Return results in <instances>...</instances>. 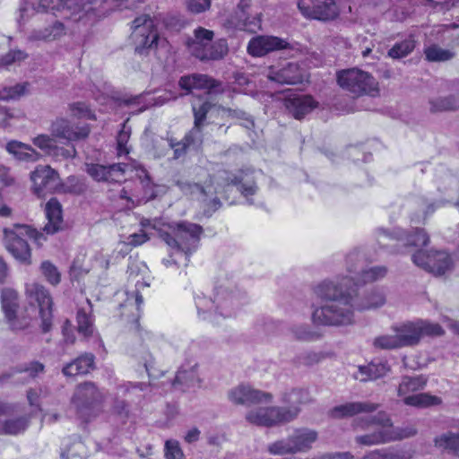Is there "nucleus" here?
I'll list each match as a JSON object with an SVG mask.
<instances>
[{"instance_id":"nucleus-37","label":"nucleus","mask_w":459,"mask_h":459,"mask_svg":"<svg viewBox=\"0 0 459 459\" xmlns=\"http://www.w3.org/2000/svg\"><path fill=\"white\" fill-rule=\"evenodd\" d=\"M428 377L424 375L404 376L399 384L397 393L401 397L409 396L410 393L423 390L427 385Z\"/></svg>"},{"instance_id":"nucleus-4","label":"nucleus","mask_w":459,"mask_h":459,"mask_svg":"<svg viewBox=\"0 0 459 459\" xmlns=\"http://www.w3.org/2000/svg\"><path fill=\"white\" fill-rule=\"evenodd\" d=\"M169 229L170 231L160 230V237L169 247L176 249L177 254L184 257V266H187L190 255L199 247L203 228L195 223L182 221Z\"/></svg>"},{"instance_id":"nucleus-22","label":"nucleus","mask_w":459,"mask_h":459,"mask_svg":"<svg viewBox=\"0 0 459 459\" xmlns=\"http://www.w3.org/2000/svg\"><path fill=\"white\" fill-rule=\"evenodd\" d=\"M51 134L55 138L65 141L70 143L86 139L90 134L89 126H74L65 119H56L51 125Z\"/></svg>"},{"instance_id":"nucleus-11","label":"nucleus","mask_w":459,"mask_h":459,"mask_svg":"<svg viewBox=\"0 0 459 459\" xmlns=\"http://www.w3.org/2000/svg\"><path fill=\"white\" fill-rule=\"evenodd\" d=\"M393 329L397 333L402 348L417 345L424 335L441 336L444 334V330L438 324L425 320L408 321L394 326Z\"/></svg>"},{"instance_id":"nucleus-60","label":"nucleus","mask_w":459,"mask_h":459,"mask_svg":"<svg viewBox=\"0 0 459 459\" xmlns=\"http://www.w3.org/2000/svg\"><path fill=\"white\" fill-rule=\"evenodd\" d=\"M32 143L48 155L51 152L56 143V140L55 137H51L48 134H39L33 138Z\"/></svg>"},{"instance_id":"nucleus-52","label":"nucleus","mask_w":459,"mask_h":459,"mask_svg":"<svg viewBox=\"0 0 459 459\" xmlns=\"http://www.w3.org/2000/svg\"><path fill=\"white\" fill-rule=\"evenodd\" d=\"M373 345L377 349L381 350H394L402 348L398 340L397 333L385 334L377 336L373 341Z\"/></svg>"},{"instance_id":"nucleus-18","label":"nucleus","mask_w":459,"mask_h":459,"mask_svg":"<svg viewBox=\"0 0 459 459\" xmlns=\"http://www.w3.org/2000/svg\"><path fill=\"white\" fill-rule=\"evenodd\" d=\"M298 7L305 17L319 21H331L339 14L334 0H299Z\"/></svg>"},{"instance_id":"nucleus-49","label":"nucleus","mask_w":459,"mask_h":459,"mask_svg":"<svg viewBox=\"0 0 459 459\" xmlns=\"http://www.w3.org/2000/svg\"><path fill=\"white\" fill-rule=\"evenodd\" d=\"M28 83H17L13 86H4L0 89V100H10L20 98L25 94Z\"/></svg>"},{"instance_id":"nucleus-34","label":"nucleus","mask_w":459,"mask_h":459,"mask_svg":"<svg viewBox=\"0 0 459 459\" xmlns=\"http://www.w3.org/2000/svg\"><path fill=\"white\" fill-rule=\"evenodd\" d=\"M434 446L443 453L459 457V432L447 431L437 436Z\"/></svg>"},{"instance_id":"nucleus-59","label":"nucleus","mask_w":459,"mask_h":459,"mask_svg":"<svg viewBox=\"0 0 459 459\" xmlns=\"http://www.w3.org/2000/svg\"><path fill=\"white\" fill-rule=\"evenodd\" d=\"M41 271L47 280L53 285L59 283L60 273L57 268L48 261H45L41 264Z\"/></svg>"},{"instance_id":"nucleus-36","label":"nucleus","mask_w":459,"mask_h":459,"mask_svg":"<svg viewBox=\"0 0 459 459\" xmlns=\"http://www.w3.org/2000/svg\"><path fill=\"white\" fill-rule=\"evenodd\" d=\"M6 150L9 153L22 161L34 162L39 160L40 154L31 146L18 141H11L6 144Z\"/></svg>"},{"instance_id":"nucleus-39","label":"nucleus","mask_w":459,"mask_h":459,"mask_svg":"<svg viewBox=\"0 0 459 459\" xmlns=\"http://www.w3.org/2000/svg\"><path fill=\"white\" fill-rule=\"evenodd\" d=\"M228 53L227 40L221 39L217 41H212L206 46L204 52L198 53V59L204 60H218L222 58Z\"/></svg>"},{"instance_id":"nucleus-45","label":"nucleus","mask_w":459,"mask_h":459,"mask_svg":"<svg viewBox=\"0 0 459 459\" xmlns=\"http://www.w3.org/2000/svg\"><path fill=\"white\" fill-rule=\"evenodd\" d=\"M29 423L30 417L27 415L7 419L3 421V430L0 432H3V435H19L26 430Z\"/></svg>"},{"instance_id":"nucleus-61","label":"nucleus","mask_w":459,"mask_h":459,"mask_svg":"<svg viewBox=\"0 0 459 459\" xmlns=\"http://www.w3.org/2000/svg\"><path fill=\"white\" fill-rule=\"evenodd\" d=\"M143 97L142 94L138 95H130V96H123L119 98V105L126 107H138L140 105L141 108H138V113L143 112L146 109V106L143 103Z\"/></svg>"},{"instance_id":"nucleus-44","label":"nucleus","mask_w":459,"mask_h":459,"mask_svg":"<svg viewBox=\"0 0 459 459\" xmlns=\"http://www.w3.org/2000/svg\"><path fill=\"white\" fill-rule=\"evenodd\" d=\"M438 396L429 394L428 393H420L411 394L403 398L404 404L417 408H428L441 403Z\"/></svg>"},{"instance_id":"nucleus-47","label":"nucleus","mask_w":459,"mask_h":459,"mask_svg":"<svg viewBox=\"0 0 459 459\" xmlns=\"http://www.w3.org/2000/svg\"><path fill=\"white\" fill-rule=\"evenodd\" d=\"M174 185L177 186L183 194L186 195H201L204 197V201H205L207 193L205 188L201 185L184 178L175 179Z\"/></svg>"},{"instance_id":"nucleus-56","label":"nucleus","mask_w":459,"mask_h":459,"mask_svg":"<svg viewBox=\"0 0 459 459\" xmlns=\"http://www.w3.org/2000/svg\"><path fill=\"white\" fill-rule=\"evenodd\" d=\"M168 146L169 149L173 150L174 160L184 157L186 154L187 149L190 148L184 138L178 141L173 137L168 138Z\"/></svg>"},{"instance_id":"nucleus-35","label":"nucleus","mask_w":459,"mask_h":459,"mask_svg":"<svg viewBox=\"0 0 459 459\" xmlns=\"http://www.w3.org/2000/svg\"><path fill=\"white\" fill-rule=\"evenodd\" d=\"M45 366L37 360L30 361L29 363L19 365L15 368L9 369L8 371L0 375V383H4L11 379L16 374L25 373L30 379L38 377L39 374L43 373Z\"/></svg>"},{"instance_id":"nucleus-58","label":"nucleus","mask_w":459,"mask_h":459,"mask_svg":"<svg viewBox=\"0 0 459 459\" xmlns=\"http://www.w3.org/2000/svg\"><path fill=\"white\" fill-rule=\"evenodd\" d=\"M13 331H22L27 329L30 325V318L23 316H18L17 312L5 318Z\"/></svg>"},{"instance_id":"nucleus-38","label":"nucleus","mask_w":459,"mask_h":459,"mask_svg":"<svg viewBox=\"0 0 459 459\" xmlns=\"http://www.w3.org/2000/svg\"><path fill=\"white\" fill-rule=\"evenodd\" d=\"M149 385L145 383H132L127 382L121 384L117 386L118 397H123L131 403H138L143 395V392L145 391Z\"/></svg>"},{"instance_id":"nucleus-46","label":"nucleus","mask_w":459,"mask_h":459,"mask_svg":"<svg viewBox=\"0 0 459 459\" xmlns=\"http://www.w3.org/2000/svg\"><path fill=\"white\" fill-rule=\"evenodd\" d=\"M426 60L429 62H446L455 57V52L445 49L437 44H432L424 48Z\"/></svg>"},{"instance_id":"nucleus-15","label":"nucleus","mask_w":459,"mask_h":459,"mask_svg":"<svg viewBox=\"0 0 459 459\" xmlns=\"http://www.w3.org/2000/svg\"><path fill=\"white\" fill-rule=\"evenodd\" d=\"M102 400V394L94 383L85 382L77 386L72 399L78 415L84 420L91 416L94 407Z\"/></svg>"},{"instance_id":"nucleus-8","label":"nucleus","mask_w":459,"mask_h":459,"mask_svg":"<svg viewBox=\"0 0 459 459\" xmlns=\"http://www.w3.org/2000/svg\"><path fill=\"white\" fill-rule=\"evenodd\" d=\"M354 426L361 429H367L370 426L379 427V429L372 433L357 436L355 440L359 445L374 446L395 439L394 433L390 429L393 426L392 420L385 411H379L374 416L357 419Z\"/></svg>"},{"instance_id":"nucleus-55","label":"nucleus","mask_w":459,"mask_h":459,"mask_svg":"<svg viewBox=\"0 0 459 459\" xmlns=\"http://www.w3.org/2000/svg\"><path fill=\"white\" fill-rule=\"evenodd\" d=\"M251 6V0H240L238 4V6L234 12L232 23L234 26L239 30V24L241 23V19H245V17L249 16L248 9Z\"/></svg>"},{"instance_id":"nucleus-27","label":"nucleus","mask_w":459,"mask_h":459,"mask_svg":"<svg viewBox=\"0 0 459 459\" xmlns=\"http://www.w3.org/2000/svg\"><path fill=\"white\" fill-rule=\"evenodd\" d=\"M45 213L48 223L43 230L47 234H55L63 229L62 205L56 198H51L45 206Z\"/></svg>"},{"instance_id":"nucleus-29","label":"nucleus","mask_w":459,"mask_h":459,"mask_svg":"<svg viewBox=\"0 0 459 459\" xmlns=\"http://www.w3.org/2000/svg\"><path fill=\"white\" fill-rule=\"evenodd\" d=\"M312 399L307 389L293 388L281 394V402L287 406H281L284 409H296L297 417L299 415L300 406L311 403Z\"/></svg>"},{"instance_id":"nucleus-63","label":"nucleus","mask_w":459,"mask_h":459,"mask_svg":"<svg viewBox=\"0 0 459 459\" xmlns=\"http://www.w3.org/2000/svg\"><path fill=\"white\" fill-rule=\"evenodd\" d=\"M362 459H407V457L399 453H388L385 450L377 449L365 455Z\"/></svg>"},{"instance_id":"nucleus-53","label":"nucleus","mask_w":459,"mask_h":459,"mask_svg":"<svg viewBox=\"0 0 459 459\" xmlns=\"http://www.w3.org/2000/svg\"><path fill=\"white\" fill-rule=\"evenodd\" d=\"M353 289L355 290V293H356V302H363V301H375L376 300V296L377 295H381L382 298H383V302L379 305H375V306H372L370 307H366L364 310L366 309H371V308H377L378 307H381L385 304V294L382 290H378V289H371L369 291H368L367 293H365L362 297H360V293L359 291V289L358 288H355L353 287Z\"/></svg>"},{"instance_id":"nucleus-64","label":"nucleus","mask_w":459,"mask_h":459,"mask_svg":"<svg viewBox=\"0 0 459 459\" xmlns=\"http://www.w3.org/2000/svg\"><path fill=\"white\" fill-rule=\"evenodd\" d=\"M258 28H260V17L258 13H255L254 15H251L249 13L248 17L241 19L239 30L255 31V30Z\"/></svg>"},{"instance_id":"nucleus-31","label":"nucleus","mask_w":459,"mask_h":459,"mask_svg":"<svg viewBox=\"0 0 459 459\" xmlns=\"http://www.w3.org/2000/svg\"><path fill=\"white\" fill-rule=\"evenodd\" d=\"M200 378L197 374V363L183 365L177 372L173 386H179L182 390L199 385Z\"/></svg>"},{"instance_id":"nucleus-50","label":"nucleus","mask_w":459,"mask_h":459,"mask_svg":"<svg viewBox=\"0 0 459 459\" xmlns=\"http://www.w3.org/2000/svg\"><path fill=\"white\" fill-rule=\"evenodd\" d=\"M204 126L194 123L192 129L183 137L190 148L197 150L201 147L204 141L203 128Z\"/></svg>"},{"instance_id":"nucleus-48","label":"nucleus","mask_w":459,"mask_h":459,"mask_svg":"<svg viewBox=\"0 0 459 459\" xmlns=\"http://www.w3.org/2000/svg\"><path fill=\"white\" fill-rule=\"evenodd\" d=\"M290 332L299 341L311 342L320 337V334L313 331L307 325H294L290 327Z\"/></svg>"},{"instance_id":"nucleus-12","label":"nucleus","mask_w":459,"mask_h":459,"mask_svg":"<svg viewBox=\"0 0 459 459\" xmlns=\"http://www.w3.org/2000/svg\"><path fill=\"white\" fill-rule=\"evenodd\" d=\"M131 41L135 53L147 55L157 48L159 34L153 20L150 15L144 14L133 21Z\"/></svg>"},{"instance_id":"nucleus-20","label":"nucleus","mask_w":459,"mask_h":459,"mask_svg":"<svg viewBox=\"0 0 459 459\" xmlns=\"http://www.w3.org/2000/svg\"><path fill=\"white\" fill-rule=\"evenodd\" d=\"M30 179L33 184V190L41 196L45 193L53 192L59 185L58 173L50 166L39 165L34 171L30 173Z\"/></svg>"},{"instance_id":"nucleus-32","label":"nucleus","mask_w":459,"mask_h":459,"mask_svg":"<svg viewBox=\"0 0 459 459\" xmlns=\"http://www.w3.org/2000/svg\"><path fill=\"white\" fill-rule=\"evenodd\" d=\"M390 371V366L386 361L375 360L367 366H359L355 376L361 382L374 380L385 377Z\"/></svg>"},{"instance_id":"nucleus-41","label":"nucleus","mask_w":459,"mask_h":459,"mask_svg":"<svg viewBox=\"0 0 459 459\" xmlns=\"http://www.w3.org/2000/svg\"><path fill=\"white\" fill-rule=\"evenodd\" d=\"M89 306V311L85 308H79L77 311L76 321H77V331L79 333L83 334L85 337H89L93 333L94 325L91 316V304L87 299Z\"/></svg>"},{"instance_id":"nucleus-26","label":"nucleus","mask_w":459,"mask_h":459,"mask_svg":"<svg viewBox=\"0 0 459 459\" xmlns=\"http://www.w3.org/2000/svg\"><path fill=\"white\" fill-rule=\"evenodd\" d=\"M285 107L296 119H302L317 107V102L310 95H294L285 100Z\"/></svg>"},{"instance_id":"nucleus-14","label":"nucleus","mask_w":459,"mask_h":459,"mask_svg":"<svg viewBox=\"0 0 459 459\" xmlns=\"http://www.w3.org/2000/svg\"><path fill=\"white\" fill-rule=\"evenodd\" d=\"M26 297L32 307L39 308V316L41 320L40 328L46 333L51 331L53 325V299L49 291L36 282L26 285Z\"/></svg>"},{"instance_id":"nucleus-3","label":"nucleus","mask_w":459,"mask_h":459,"mask_svg":"<svg viewBox=\"0 0 459 459\" xmlns=\"http://www.w3.org/2000/svg\"><path fill=\"white\" fill-rule=\"evenodd\" d=\"M243 295L239 291L233 292L229 288L219 286L215 289L213 299L204 295L195 298V306L199 318L218 324L219 318H228L236 315L241 307Z\"/></svg>"},{"instance_id":"nucleus-9","label":"nucleus","mask_w":459,"mask_h":459,"mask_svg":"<svg viewBox=\"0 0 459 459\" xmlns=\"http://www.w3.org/2000/svg\"><path fill=\"white\" fill-rule=\"evenodd\" d=\"M340 87L354 96H376L379 92L378 82L368 72L358 68L342 70L337 73Z\"/></svg>"},{"instance_id":"nucleus-5","label":"nucleus","mask_w":459,"mask_h":459,"mask_svg":"<svg viewBox=\"0 0 459 459\" xmlns=\"http://www.w3.org/2000/svg\"><path fill=\"white\" fill-rule=\"evenodd\" d=\"M317 438L318 433L315 429L297 428L288 437L268 444L266 451L274 456L305 454L312 449Z\"/></svg>"},{"instance_id":"nucleus-6","label":"nucleus","mask_w":459,"mask_h":459,"mask_svg":"<svg viewBox=\"0 0 459 459\" xmlns=\"http://www.w3.org/2000/svg\"><path fill=\"white\" fill-rule=\"evenodd\" d=\"M377 239L381 247L390 248L392 253H403L402 248L406 247L427 246L429 241L428 234L420 228L411 232L399 228L392 231L380 228L377 231Z\"/></svg>"},{"instance_id":"nucleus-33","label":"nucleus","mask_w":459,"mask_h":459,"mask_svg":"<svg viewBox=\"0 0 459 459\" xmlns=\"http://www.w3.org/2000/svg\"><path fill=\"white\" fill-rule=\"evenodd\" d=\"M213 31L198 27L194 30V37L186 41L187 48L190 53L198 58V53L204 52V49L208 46L213 39Z\"/></svg>"},{"instance_id":"nucleus-16","label":"nucleus","mask_w":459,"mask_h":459,"mask_svg":"<svg viewBox=\"0 0 459 459\" xmlns=\"http://www.w3.org/2000/svg\"><path fill=\"white\" fill-rule=\"evenodd\" d=\"M218 185L221 186H235L241 195L247 198V202L249 204H253L254 202L249 197L254 195L257 192V186L253 177V172L249 170H239L238 173L233 174L231 172L222 170L219 171L216 176Z\"/></svg>"},{"instance_id":"nucleus-42","label":"nucleus","mask_w":459,"mask_h":459,"mask_svg":"<svg viewBox=\"0 0 459 459\" xmlns=\"http://www.w3.org/2000/svg\"><path fill=\"white\" fill-rule=\"evenodd\" d=\"M431 113L455 110L459 108V97L448 95L446 97L433 98L429 100Z\"/></svg>"},{"instance_id":"nucleus-19","label":"nucleus","mask_w":459,"mask_h":459,"mask_svg":"<svg viewBox=\"0 0 459 459\" xmlns=\"http://www.w3.org/2000/svg\"><path fill=\"white\" fill-rule=\"evenodd\" d=\"M228 397L234 404L245 406L271 403L273 400V395L270 393L255 389L251 385L245 384H240L231 388L228 393Z\"/></svg>"},{"instance_id":"nucleus-1","label":"nucleus","mask_w":459,"mask_h":459,"mask_svg":"<svg viewBox=\"0 0 459 459\" xmlns=\"http://www.w3.org/2000/svg\"><path fill=\"white\" fill-rule=\"evenodd\" d=\"M314 294L324 303L314 307L311 320L320 326H346L354 323L355 310H364L383 302L381 295L375 301L356 302L355 290L351 280L347 277H335L325 280L313 289Z\"/></svg>"},{"instance_id":"nucleus-25","label":"nucleus","mask_w":459,"mask_h":459,"mask_svg":"<svg viewBox=\"0 0 459 459\" xmlns=\"http://www.w3.org/2000/svg\"><path fill=\"white\" fill-rule=\"evenodd\" d=\"M271 81L280 84H298L304 80L303 73L297 63H287L283 66L272 69L268 75Z\"/></svg>"},{"instance_id":"nucleus-43","label":"nucleus","mask_w":459,"mask_h":459,"mask_svg":"<svg viewBox=\"0 0 459 459\" xmlns=\"http://www.w3.org/2000/svg\"><path fill=\"white\" fill-rule=\"evenodd\" d=\"M0 298L2 309L5 318L13 316L19 307V297L17 291L10 288L3 289Z\"/></svg>"},{"instance_id":"nucleus-62","label":"nucleus","mask_w":459,"mask_h":459,"mask_svg":"<svg viewBox=\"0 0 459 459\" xmlns=\"http://www.w3.org/2000/svg\"><path fill=\"white\" fill-rule=\"evenodd\" d=\"M70 108L74 116L78 117H85L88 119H95V115L91 112L89 106L84 102L73 103Z\"/></svg>"},{"instance_id":"nucleus-23","label":"nucleus","mask_w":459,"mask_h":459,"mask_svg":"<svg viewBox=\"0 0 459 459\" xmlns=\"http://www.w3.org/2000/svg\"><path fill=\"white\" fill-rule=\"evenodd\" d=\"M290 44L285 39L274 36H257L247 45V52L253 56H263L269 52L289 48Z\"/></svg>"},{"instance_id":"nucleus-2","label":"nucleus","mask_w":459,"mask_h":459,"mask_svg":"<svg viewBox=\"0 0 459 459\" xmlns=\"http://www.w3.org/2000/svg\"><path fill=\"white\" fill-rule=\"evenodd\" d=\"M106 0H39L37 6L29 4L26 0L20 7L18 22H25L26 17L34 12L58 11L64 13V17L83 25H91L98 19L104 16L108 7Z\"/></svg>"},{"instance_id":"nucleus-54","label":"nucleus","mask_w":459,"mask_h":459,"mask_svg":"<svg viewBox=\"0 0 459 459\" xmlns=\"http://www.w3.org/2000/svg\"><path fill=\"white\" fill-rule=\"evenodd\" d=\"M64 190L65 193L81 195L85 192L86 185L80 178L70 176L67 178L66 182L64 185Z\"/></svg>"},{"instance_id":"nucleus-21","label":"nucleus","mask_w":459,"mask_h":459,"mask_svg":"<svg viewBox=\"0 0 459 459\" xmlns=\"http://www.w3.org/2000/svg\"><path fill=\"white\" fill-rule=\"evenodd\" d=\"M126 163H114L108 166L86 164V172L96 181L120 183L125 180Z\"/></svg>"},{"instance_id":"nucleus-28","label":"nucleus","mask_w":459,"mask_h":459,"mask_svg":"<svg viewBox=\"0 0 459 459\" xmlns=\"http://www.w3.org/2000/svg\"><path fill=\"white\" fill-rule=\"evenodd\" d=\"M95 367V356L92 353H83L71 362L65 364L62 373L65 377H75L90 373Z\"/></svg>"},{"instance_id":"nucleus-51","label":"nucleus","mask_w":459,"mask_h":459,"mask_svg":"<svg viewBox=\"0 0 459 459\" xmlns=\"http://www.w3.org/2000/svg\"><path fill=\"white\" fill-rule=\"evenodd\" d=\"M214 107L211 101L204 100L199 104L194 103L192 109L194 113V123L197 125H205V120L208 112Z\"/></svg>"},{"instance_id":"nucleus-7","label":"nucleus","mask_w":459,"mask_h":459,"mask_svg":"<svg viewBox=\"0 0 459 459\" xmlns=\"http://www.w3.org/2000/svg\"><path fill=\"white\" fill-rule=\"evenodd\" d=\"M4 243L7 250L19 261L29 263L30 249L27 238L34 239L39 245L45 240L42 233L28 225L16 224L13 229H4Z\"/></svg>"},{"instance_id":"nucleus-13","label":"nucleus","mask_w":459,"mask_h":459,"mask_svg":"<svg viewBox=\"0 0 459 459\" xmlns=\"http://www.w3.org/2000/svg\"><path fill=\"white\" fill-rule=\"evenodd\" d=\"M245 418L252 425L273 428L295 420L297 410L284 409L280 406L259 407L247 411Z\"/></svg>"},{"instance_id":"nucleus-17","label":"nucleus","mask_w":459,"mask_h":459,"mask_svg":"<svg viewBox=\"0 0 459 459\" xmlns=\"http://www.w3.org/2000/svg\"><path fill=\"white\" fill-rule=\"evenodd\" d=\"M411 259L417 266L437 275L444 274L452 265L450 255L444 251L419 250Z\"/></svg>"},{"instance_id":"nucleus-57","label":"nucleus","mask_w":459,"mask_h":459,"mask_svg":"<svg viewBox=\"0 0 459 459\" xmlns=\"http://www.w3.org/2000/svg\"><path fill=\"white\" fill-rule=\"evenodd\" d=\"M164 453L166 459H182L184 457L178 441L174 439L165 442Z\"/></svg>"},{"instance_id":"nucleus-40","label":"nucleus","mask_w":459,"mask_h":459,"mask_svg":"<svg viewBox=\"0 0 459 459\" xmlns=\"http://www.w3.org/2000/svg\"><path fill=\"white\" fill-rule=\"evenodd\" d=\"M417 45L415 35L410 34L405 39L396 42L389 50L388 56L394 59H400L410 55Z\"/></svg>"},{"instance_id":"nucleus-10","label":"nucleus","mask_w":459,"mask_h":459,"mask_svg":"<svg viewBox=\"0 0 459 459\" xmlns=\"http://www.w3.org/2000/svg\"><path fill=\"white\" fill-rule=\"evenodd\" d=\"M347 271L354 276H346L351 280V286L358 288L359 284L373 282L383 279L387 273V268L384 265L367 267L365 255L359 250H354L346 256Z\"/></svg>"},{"instance_id":"nucleus-30","label":"nucleus","mask_w":459,"mask_h":459,"mask_svg":"<svg viewBox=\"0 0 459 459\" xmlns=\"http://www.w3.org/2000/svg\"><path fill=\"white\" fill-rule=\"evenodd\" d=\"M379 405L370 402H353L335 406L332 415L335 418L351 417L361 412L375 411Z\"/></svg>"},{"instance_id":"nucleus-24","label":"nucleus","mask_w":459,"mask_h":459,"mask_svg":"<svg viewBox=\"0 0 459 459\" xmlns=\"http://www.w3.org/2000/svg\"><path fill=\"white\" fill-rule=\"evenodd\" d=\"M181 89L187 92L193 90H207L208 93L217 91V88L221 86V82L207 74H193L182 76L178 82Z\"/></svg>"}]
</instances>
